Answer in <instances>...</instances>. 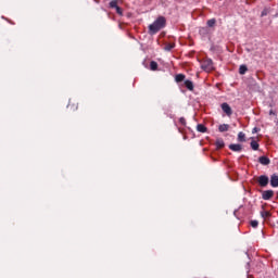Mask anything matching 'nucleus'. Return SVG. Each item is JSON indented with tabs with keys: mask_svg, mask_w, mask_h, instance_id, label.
Returning <instances> with one entry per match:
<instances>
[{
	"mask_svg": "<svg viewBox=\"0 0 278 278\" xmlns=\"http://www.w3.org/2000/svg\"><path fill=\"white\" fill-rule=\"evenodd\" d=\"M247 71H249V67H247V65H240V67H239L240 75H245Z\"/></svg>",
	"mask_w": 278,
	"mask_h": 278,
	"instance_id": "dca6fc26",
	"label": "nucleus"
},
{
	"mask_svg": "<svg viewBox=\"0 0 278 278\" xmlns=\"http://www.w3.org/2000/svg\"><path fill=\"white\" fill-rule=\"evenodd\" d=\"M218 131H220V134L225 132V131H229V124H222L218 126Z\"/></svg>",
	"mask_w": 278,
	"mask_h": 278,
	"instance_id": "ddd939ff",
	"label": "nucleus"
},
{
	"mask_svg": "<svg viewBox=\"0 0 278 278\" xmlns=\"http://www.w3.org/2000/svg\"><path fill=\"white\" fill-rule=\"evenodd\" d=\"M201 68L203 71H206V73H210L211 71H214V62L212 59H206L202 62Z\"/></svg>",
	"mask_w": 278,
	"mask_h": 278,
	"instance_id": "f03ea898",
	"label": "nucleus"
},
{
	"mask_svg": "<svg viewBox=\"0 0 278 278\" xmlns=\"http://www.w3.org/2000/svg\"><path fill=\"white\" fill-rule=\"evenodd\" d=\"M228 148L230 151H235V153H240V151H242V144L240 143H231Z\"/></svg>",
	"mask_w": 278,
	"mask_h": 278,
	"instance_id": "423d86ee",
	"label": "nucleus"
},
{
	"mask_svg": "<svg viewBox=\"0 0 278 278\" xmlns=\"http://www.w3.org/2000/svg\"><path fill=\"white\" fill-rule=\"evenodd\" d=\"M250 225H251V227H253V229H256L257 225H260V222H257V220H251V222H250Z\"/></svg>",
	"mask_w": 278,
	"mask_h": 278,
	"instance_id": "5701e85b",
	"label": "nucleus"
},
{
	"mask_svg": "<svg viewBox=\"0 0 278 278\" xmlns=\"http://www.w3.org/2000/svg\"><path fill=\"white\" fill-rule=\"evenodd\" d=\"M217 149H224L225 148V141L223 139H217L215 142Z\"/></svg>",
	"mask_w": 278,
	"mask_h": 278,
	"instance_id": "2eb2a0df",
	"label": "nucleus"
},
{
	"mask_svg": "<svg viewBox=\"0 0 278 278\" xmlns=\"http://www.w3.org/2000/svg\"><path fill=\"white\" fill-rule=\"evenodd\" d=\"M197 131H199L200 134H205V132H207V127H205V125H203V124H198Z\"/></svg>",
	"mask_w": 278,
	"mask_h": 278,
	"instance_id": "f8f14e48",
	"label": "nucleus"
},
{
	"mask_svg": "<svg viewBox=\"0 0 278 278\" xmlns=\"http://www.w3.org/2000/svg\"><path fill=\"white\" fill-rule=\"evenodd\" d=\"M274 197H275V191L273 190H265L262 192V199L264 201H270V199Z\"/></svg>",
	"mask_w": 278,
	"mask_h": 278,
	"instance_id": "20e7f679",
	"label": "nucleus"
},
{
	"mask_svg": "<svg viewBox=\"0 0 278 278\" xmlns=\"http://www.w3.org/2000/svg\"><path fill=\"white\" fill-rule=\"evenodd\" d=\"M268 176L266 175H261L258 178H257V182L258 185L261 186V188H266V186H268Z\"/></svg>",
	"mask_w": 278,
	"mask_h": 278,
	"instance_id": "7ed1b4c3",
	"label": "nucleus"
},
{
	"mask_svg": "<svg viewBox=\"0 0 278 278\" xmlns=\"http://www.w3.org/2000/svg\"><path fill=\"white\" fill-rule=\"evenodd\" d=\"M251 149H253V151H257L260 149V143H257V141L252 140L251 141Z\"/></svg>",
	"mask_w": 278,
	"mask_h": 278,
	"instance_id": "f3484780",
	"label": "nucleus"
},
{
	"mask_svg": "<svg viewBox=\"0 0 278 278\" xmlns=\"http://www.w3.org/2000/svg\"><path fill=\"white\" fill-rule=\"evenodd\" d=\"M116 14H118L119 16H123V9L121 7H116Z\"/></svg>",
	"mask_w": 278,
	"mask_h": 278,
	"instance_id": "b1692460",
	"label": "nucleus"
},
{
	"mask_svg": "<svg viewBox=\"0 0 278 278\" xmlns=\"http://www.w3.org/2000/svg\"><path fill=\"white\" fill-rule=\"evenodd\" d=\"M176 84H181V81H186V76L184 74H177L175 76Z\"/></svg>",
	"mask_w": 278,
	"mask_h": 278,
	"instance_id": "9d476101",
	"label": "nucleus"
},
{
	"mask_svg": "<svg viewBox=\"0 0 278 278\" xmlns=\"http://www.w3.org/2000/svg\"><path fill=\"white\" fill-rule=\"evenodd\" d=\"M67 108H68L70 110H72V112H75V110H77V109L79 108V103H75V102H72V101L70 100V102H68V104H67Z\"/></svg>",
	"mask_w": 278,
	"mask_h": 278,
	"instance_id": "9b49d317",
	"label": "nucleus"
},
{
	"mask_svg": "<svg viewBox=\"0 0 278 278\" xmlns=\"http://www.w3.org/2000/svg\"><path fill=\"white\" fill-rule=\"evenodd\" d=\"M222 110L224 113H226V116H231V114H233L231 106H229V104L226 102L222 103Z\"/></svg>",
	"mask_w": 278,
	"mask_h": 278,
	"instance_id": "39448f33",
	"label": "nucleus"
},
{
	"mask_svg": "<svg viewBox=\"0 0 278 278\" xmlns=\"http://www.w3.org/2000/svg\"><path fill=\"white\" fill-rule=\"evenodd\" d=\"M258 162L263 166H268V164H270V159H268L267 156H261L258 157Z\"/></svg>",
	"mask_w": 278,
	"mask_h": 278,
	"instance_id": "1a4fd4ad",
	"label": "nucleus"
},
{
	"mask_svg": "<svg viewBox=\"0 0 278 278\" xmlns=\"http://www.w3.org/2000/svg\"><path fill=\"white\" fill-rule=\"evenodd\" d=\"M261 216H262V218H270V212L263 211V212H261Z\"/></svg>",
	"mask_w": 278,
	"mask_h": 278,
	"instance_id": "412c9836",
	"label": "nucleus"
},
{
	"mask_svg": "<svg viewBox=\"0 0 278 278\" xmlns=\"http://www.w3.org/2000/svg\"><path fill=\"white\" fill-rule=\"evenodd\" d=\"M179 123H180V125H182V127H186V118L185 117H180Z\"/></svg>",
	"mask_w": 278,
	"mask_h": 278,
	"instance_id": "393cba45",
	"label": "nucleus"
},
{
	"mask_svg": "<svg viewBox=\"0 0 278 278\" xmlns=\"http://www.w3.org/2000/svg\"><path fill=\"white\" fill-rule=\"evenodd\" d=\"M238 142H247V135L242 131L238 134Z\"/></svg>",
	"mask_w": 278,
	"mask_h": 278,
	"instance_id": "4468645a",
	"label": "nucleus"
},
{
	"mask_svg": "<svg viewBox=\"0 0 278 278\" xmlns=\"http://www.w3.org/2000/svg\"><path fill=\"white\" fill-rule=\"evenodd\" d=\"M261 16H268V9H264L261 13Z\"/></svg>",
	"mask_w": 278,
	"mask_h": 278,
	"instance_id": "a878e982",
	"label": "nucleus"
},
{
	"mask_svg": "<svg viewBox=\"0 0 278 278\" xmlns=\"http://www.w3.org/2000/svg\"><path fill=\"white\" fill-rule=\"evenodd\" d=\"M175 49V43H167L164 48L165 51H173Z\"/></svg>",
	"mask_w": 278,
	"mask_h": 278,
	"instance_id": "6ab92c4d",
	"label": "nucleus"
},
{
	"mask_svg": "<svg viewBox=\"0 0 278 278\" xmlns=\"http://www.w3.org/2000/svg\"><path fill=\"white\" fill-rule=\"evenodd\" d=\"M110 8L116 9L118 8V0H113L110 2Z\"/></svg>",
	"mask_w": 278,
	"mask_h": 278,
	"instance_id": "4be33fe9",
	"label": "nucleus"
},
{
	"mask_svg": "<svg viewBox=\"0 0 278 278\" xmlns=\"http://www.w3.org/2000/svg\"><path fill=\"white\" fill-rule=\"evenodd\" d=\"M257 128H253L252 134H256Z\"/></svg>",
	"mask_w": 278,
	"mask_h": 278,
	"instance_id": "cd10ccee",
	"label": "nucleus"
},
{
	"mask_svg": "<svg viewBox=\"0 0 278 278\" xmlns=\"http://www.w3.org/2000/svg\"><path fill=\"white\" fill-rule=\"evenodd\" d=\"M269 115H270V116H275V111L270 110V111H269Z\"/></svg>",
	"mask_w": 278,
	"mask_h": 278,
	"instance_id": "bb28decb",
	"label": "nucleus"
},
{
	"mask_svg": "<svg viewBox=\"0 0 278 278\" xmlns=\"http://www.w3.org/2000/svg\"><path fill=\"white\" fill-rule=\"evenodd\" d=\"M207 27H214L216 25V18H211L206 22Z\"/></svg>",
	"mask_w": 278,
	"mask_h": 278,
	"instance_id": "a211bd4d",
	"label": "nucleus"
},
{
	"mask_svg": "<svg viewBox=\"0 0 278 278\" xmlns=\"http://www.w3.org/2000/svg\"><path fill=\"white\" fill-rule=\"evenodd\" d=\"M270 186H271V188H278V175L277 174H273L270 176Z\"/></svg>",
	"mask_w": 278,
	"mask_h": 278,
	"instance_id": "0eeeda50",
	"label": "nucleus"
},
{
	"mask_svg": "<svg viewBox=\"0 0 278 278\" xmlns=\"http://www.w3.org/2000/svg\"><path fill=\"white\" fill-rule=\"evenodd\" d=\"M164 27H166V17L159 16L152 24L149 25V34L154 36V34H157V31L164 29Z\"/></svg>",
	"mask_w": 278,
	"mask_h": 278,
	"instance_id": "f257e3e1",
	"label": "nucleus"
},
{
	"mask_svg": "<svg viewBox=\"0 0 278 278\" xmlns=\"http://www.w3.org/2000/svg\"><path fill=\"white\" fill-rule=\"evenodd\" d=\"M184 86L187 88V90H190V92L194 90V83H192V80H185Z\"/></svg>",
	"mask_w": 278,
	"mask_h": 278,
	"instance_id": "6e6552de",
	"label": "nucleus"
},
{
	"mask_svg": "<svg viewBox=\"0 0 278 278\" xmlns=\"http://www.w3.org/2000/svg\"><path fill=\"white\" fill-rule=\"evenodd\" d=\"M150 68H151L152 71H157V62L151 61V62H150Z\"/></svg>",
	"mask_w": 278,
	"mask_h": 278,
	"instance_id": "aec40b11",
	"label": "nucleus"
}]
</instances>
